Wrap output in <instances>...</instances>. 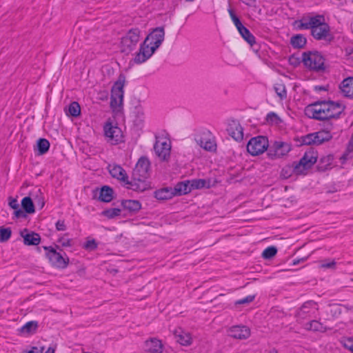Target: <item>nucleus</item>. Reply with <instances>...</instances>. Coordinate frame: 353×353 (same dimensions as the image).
Listing matches in <instances>:
<instances>
[{
    "mask_svg": "<svg viewBox=\"0 0 353 353\" xmlns=\"http://www.w3.org/2000/svg\"><path fill=\"white\" fill-rule=\"evenodd\" d=\"M343 111L342 105L330 101H317L308 105L305 109V113L309 118L317 120L339 118Z\"/></svg>",
    "mask_w": 353,
    "mask_h": 353,
    "instance_id": "obj_1",
    "label": "nucleus"
},
{
    "mask_svg": "<svg viewBox=\"0 0 353 353\" xmlns=\"http://www.w3.org/2000/svg\"><path fill=\"white\" fill-rule=\"evenodd\" d=\"M299 28L310 29L312 35L318 40L330 41L332 38L330 26L321 15L303 18L300 21Z\"/></svg>",
    "mask_w": 353,
    "mask_h": 353,
    "instance_id": "obj_2",
    "label": "nucleus"
},
{
    "mask_svg": "<svg viewBox=\"0 0 353 353\" xmlns=\"http://www.w3.org/2000/svg\"><path fill=\"white\" fill-rule=\"evenodd\" d=\"M150 162L145 157H141L137 161L132 172L128 189L137 192H143L149 188L147 179L149 176Z\"/></svg>",
    "mask_w": 353,
    "mask_h": 353,
    "instance_id": "obj_3",
    "label": "nucleus"
},
{
    "mask_svg": "<svg viewBox=\"0 0 353 353\" xmlns=\"http://www.w3.org/2000/svg\"><path fill=\"white\" fill-rule=\"evenodd\" d=\"M304 65L310 70L322 72L325 70V59L318 51H308L302 54Z\"/></svg>",
    "mask_w": 353,
    "mask_h": 353,
    "instance_id": "obj_4",
    "label": "nucleus"
},
{
    "mask_svg": "<svg viewBox=\"0 0 353 353\" xmlns=\"http://www.w3.org/2000/svg\"><path fill=\"white\" fill-rule=\"evenodd\" d=\"M125 77L121 74L114 83L111 90L110 106L113 111H120L123 102V88Z\"/></svg>",
    "mask_w": 353,
    "mask_h": 353,
    "instance_id": "obj_5",
    "label": "nucleus"
},
{
    "mask_svg": "<svg viewBox=\"0 0 353 353\" xmlns=\"http://www.w3.org/2000/svg\"><path fill=\"white\" fill-rule=\"evenodd\" d=\"M103 134L106 141L111 145H117L123 141V132L113 121L108 120L104 123Z\"/></svg>",
    "mask_w": 353,
    "mask_h": 353,
    "instance_id": "obj_6",
    "label": "nucleus"
},
{
    "mask_svg": "<svg viewBox=\"0 0 353 353\" xmlns=\"http://www.w3.org/2000/svg\"><path fill=\"white\" fill-rule=\"evenodd\" d=\"M317 155L314 150L305 152L298 163L294 164V172L296 174H305L316 162Z\"/></svg>",
    "mask_w": 353,
    "mask_h": 353,
    "instance_id": "obj_7",
    "label": "nucleus"
},
{
    "mask_svg": "<svg viewBox=\"0 0 353 353\" xmlns=\"http://www.w3.org/2000/svg\"><path fill=\"white\" fill-rule=\"evenodd\" d=\"M140 32L138 28H133L122 37L121 41L122 52L128 53L135 48L140 40Z\"/></svg>",
    "mask_w": 353,
    "mask_h": 353,
    "instance_id": "obj_8",
    "label": "nucleus"
},
{
    "mask_svg": "<svg viewBox=\"0 0 353 353\" xmlns=\"http://www.w3.org/2000/svg\"><path fill=\"white\" fill-rule=\"evenodd\" d=\"M269 146L268 139L263 136L252 138L247 144V150L252 156H258L267 150Z\"/></svg>",
    "mask_w": 353,
    "mask_h": 353,
    "instance_id": "obj_9",
    "label": "nucleus"
},
{
    "mask_svg": "<svg viewBox=\"0 0 353 353\" xmlns=\"http://www.w3.org/2000/svg\"><path fill=\"white\" fill-rule=\"evenodd\" d=\"M165 32L163 28L154 29L145 38L143 43L148 46L154 52L158 49L164 40Z\"/></svg>",
    "mask_w": 353,
    "mask_h": 353,
    "instance_id": "obj_10",
    "label": "nucleus"
},
{
    "mask_svg": "<svg viewBox=\"0 0 353 353\" xmlns=\"http://www.w3.org/2000/svg\"><path fill=\"white\" fill-rule=\"evenodd\" d=\"M195 140L201 148L207 151L214 152L216 149L214 137L208 130H204L198 133L196 135Z\"/></svg>",
    "mask_w": 353,
    "mask_h": 353,
    "instance_id": "obj_11",
    "label": "nucleus"
},
{
    "mask_svg": "<svg viewBox=\"0 0 353 353\" xmlns=\"http://www.w3.org/2000/svg\"><path fill=\"white\" fill-rule=\"evenodd\" d=\"M319 313V307L316 302L310 301L304 303L296 312L297 321H301L307 318L316 317Z\"/></svg>",
    "mask_w": 353,
    "mask_h": 353,
    "instance_id": "obj_12",
    "label": "nucleus"
},
{
    "mask_svg": "<svg viewBox=\"0 0 353 353\" xmlns=\"http://www.w3.org/2000/svg\"><path fill=\"white\" fill-rule=\"evenodd\" d=\"M291 149V145L288 142L275 141L268 150V155L271 159H280L286 156Z\"/></svg>",
    "mask_w": 353,
    "mask_h": 353,
    "instance_id": "obj_13",
    "label": "nucleus"
},
{
    "mask_svg": "<svg viewBox=\"0 0 353 353\" xmlns=\"http://www.w3.org/2000/svg\"><path fill=\"white\" fill-rule=\"evenodd\" d=\"M154 149L160 160L168 161L170 157V141L165 138H159L154 144Z\"/></svg>",
    "mask_w": 353,
    "mask_h": 353,
    "instance_id": "obj_14",
    "label": "nucleus"
},
{
    "mask_svg": "<svg viewBox=\"0 0 353 353\" xmlns=\"http://www.w3.org/2000/svg\"><path fill=\"white\" fill-rule=\"evenodd\" d=\"M48 252L47 257L52 265L59 268H65L67 267L69 259L63 257L60 253L57 252L53 248H45Z\"/></svg>",
    "mask_w": 353,
    "mask_h": 353,
    "instance_id": "obj_15",
    "label": "nucleus"
},
{
    "mask_svg": "<svg viewBox=\"0 0 353 353\" xmlns=\"http://www.w3.org/2000/svg\"><path fill=\"white\" fill-rule=\"evenodd\" d=\"M154 52L143 43L141 45L139 52L130 61L131 64H141L150 59Z\"/></svg>",
    "mask_w": 353,
    "mask_h": 353,
    "instance_id": "obj_16",
    "label": "nucleus"
},
{
    "mask_svg": "<svg viewBox=\"0 0 353 353\" xmlns=\"http://www.w3.org/2000/svg\"><path fill=\"white\" fill-rule=\"evenodd\" d=\"M109 172L113 178L121 181L124 185L128 189L130 181L128 180V176L125 170L120 165H112L109 166Z\"/></svg>",
    "mask_w": 353,
    "mask_h": 353,
    "instance_id": "obj_17",
    "label": "nucleus"
},
{
    "mask_svg": "<svg viewBox=\"0 0 353 353\" xmlns=\"http://www.w3.org/2000/svg\"><path fill=\"white\" fill-rule=\"evenodd\" d=\"M228 335L234 339H246L250 336V330L246 326L236 325L230 328Z\"/></svg>",
    "mask_w": 353,
    "mask_h": 353,
    "instance_id": "obj_18",
    "label": "nucleus"
},
{
    "mask_svg": "<svg viewBox=\"0 0 353 353\" xmlns=\"http://www.w3.org/2000/svg\"><path fill=\"white\" fill-rule=\"evenodd\" d=\"M228 134L236 141H240L243 139V129L236 121H231L227 128Z\"/></svg>",
    "mask_w": 353,
    "mask_h": 353,
    "instance_id": "obj_19",
    "label": "nucleus"
},
{
    "mask_svg": "<svg viewBox=\"0 0 353 353\" xmlns=\"http://www.w3.org/2000/svg\"><path fill=\"white\" fill-rule=\"evenodd\" d=\"M144 350L149 353H162L163 345L161 340L157 338H150L145 342Z\"/></svg>",
    "mask_w": 353,
    "mask_h": 353,
    "instance_id": "obj_20",
    "label": "nucleus"
},
{
    "mask_svg": "<svg viewBox=\"0 0 353 353\" xmlns=\"http://www.w3.org/2000/svg\"><path fill=\"white\" fill-rule=\"evenodd\" d=\"M339 88L343 97L353 99V77H347L343 79Z\"/></svg>",
    "mask_w": 353,
    "mask_h": 353,
    "instance_id": "obj_21",
    "label": "nucleus"
},
{
    "mask_svg": "<svg viewBox=\"0 0 353 353\" xmlns=\"http://www.w3.org/2000/svg\"><path fill=\"white\" fill-rule=\"evenodd\" d=\"M174 334L176 341L182 345H190L192 343V338L190 334L184 331L181 327L176 329Z\"/></svg>",
    "mask_w": 353,
    "mask_h": 353,
    "instance_id": "obj_22",
    "label": "nucleus"
},
{
    "mask_svg": "<svg viewBox=\"0 0 353 353\" xmlns=\"http://www.w3.org/2000/svg\"><path fill=\"white\" fill-rule=\"evenodd\" d=\"M174 195L173 190L168 188L158 190L154 192V196L158 200H168L172 199Z\"/></svg>",
    "mask_w": 353,
    "mask_h": 353,
    "instance_id": "obj_23",
    "label": "nucleus"
},
{
    "mask_svg": "<svg viewBox=\"0 0 353 353\" xmlns=\"http://www.w3.org/2000/svg\"><path fill=\"white\" fill-rule=\"evenodd\" d=\"M22 236L24 244L27 245H37L41 241L40 236L34 232L28 233L25 235L22 234Z\"/></svg>",
    "mask_w": 353,
    "mask_h": 353,
    "instance_id": "obj_24",
    "label": "nucleus"
},
{
    "mask_svg": "<svg viewBox=\"0 0 353 353\" xmlns=\"http://www.w3.org/2000/svg\"><path fill=\"white\" fill-rule=\"evenodd\" d=\"M188 183L190 184L192 190L201 189L203 188H209L211 185L210 180L203 179H192L188 181Z\"/></svg>",
    "mask_w": 353,
    "mask_h": 353,
    "instance_id": "obj_25",
    "label": "nucleus"
},
{
    "mask_svg": "<svg viewBox=\"0 0 353 353\" xmlns=\"http://www.w3.org/2000/svg\"><path fill=\"white\" fill-rule=\"evenodd\" d=\"M122 206L125 210H127L131 212H137L141 208V203L137 200L123 201L122 202Z\"/></svg>",
    "mask_w": 353,
    "mask_h": 353,
    "instance_id": "obj_26",
    "label": "nucleus"
},
{
    "mask_svg": "<svg viewBox=\"0 0 353 353\" xmlns=\"http://www.w3.org/2000/svg\"><path fill=\"white\" fill-rule=\"evenodd\" d=\"M304 327L307 330H311L314 332H323L326 331V327L320 321L315 320L307 323L304 325Z\"/></svg>",
    "mask_w": 353,
    "mask_h": 353,
    "instance_id": "obj_27",
    "label": "nucleus"
},
{
    "mask_svg": "<svg viewBox=\"0 0 353 353\" xmlns=\"http://www.w3.org/2000/svg\"><path fill=\"white\" fill-rule=\"evenodd\" d=\"M37 327V321H29L20 328L19 332L22 334H32L36 332Z\"/></svg>",
    "mask_w": 353,
    "mask_h": 353,
    "instance_id": "obj_28",
    "label": "nucleus"
},
{
    "mask_svg": "<svg viewBox=\"0 0 353 353\" xmlns=\"http://www.w3.org/2000/svg\"><path fill=\"white\" fill-rule=\"evenodd\" d=\"M242 36V37L251 46H252L255 43V38L252 34L250 32V30L242 26L241 27L237 29Z\"/></svg>",
    "mask_w": 353,
    "mask_h": 353,
    "instance_id": "obj_29",
    "label": "nucleus"
},
{
    "mask_svg": "<svg viewBox=\"0 0 353 353\" xmlns=\"http://www.w3.org/2000/svg\"><path fill=\"white\" fill-rule=\"evenodd\" d=\"M37 148L38 150V154L43 155L49 150L50 142L46 139H39L37 141Z\"/></svg>",
    "mask_w": 353,
    "mask_h": 353,
    "instance_id": "obj_30",
    "label": "nucleus"
},
{
    "mask_svg": "<svg viewBox=\"0 0 353 353\" xmlns=\"http://www.w3.org/2000/svg\"><path fill=\"white\" fill-rule=\"evenodd\" d=\"M112 190L104 186L101 188L99 194V199L103 202H110L112 199Z\"/></svg>",
    "mask_w": 353,
    "mask_h": 353,
    "instance_id": "obj_31",
    "label": "nucleus"
},
{
    "mask_svg": "<svg viewBox=\"0 0 353 353\" xmlns=\"http://www.w3.org/2000/svg\"><path fill=\"white\" fill-rule=\"evenodd\" d=\"M316 145H320L324 141H329L332 138L330 132L322 130L315 132Z\"/></svg>",
    "mask_w": 353,
    "mask_h": 353,
    "instance_id": "obj_32",
    "label": "nucleus"
},
{
    "mask_svg": "<svg viewBox=\"0 0 353 353\" xmlns=\"http://www.w3.org/2000/svg\"><path fill=\"white\" fill-rule=\"evenodd\" d=\"M21 205L23 210L28 214L34 212V207L30 197L26 196L21 201Z\"/></svg>",
    "mask_w": 353,
    "mask_h": 353,
    "instance_id": "obj_33",
    "label": "nucleus"
},
{
    "mask_svg": "<svg viewBox=\"0 0 353 353\" xmlns=\"http://www.w3.org/2000/svg\"><path fill=\"white\" fill-rule=\"evenodd\" d=\"M274 89L281 101L287 98V90L284 84L276 83L274 85Z\"/></svg>",
    "mask_w": 353,
    "mask_h": 353,
    "instance_id": "obj_34",
    "label": "nucleus"
},
{
    "mask_svg": "<svg viewBox=\"0 0 353 353\" xmlns=\"http://www.w3.org/2000/svg\"><path fill=\"white\" fill-rule=\"evenodd\" d=\"M192 190V187L188 181L179 183L175 188V191L178 192L179 194H185Z\"/></svg>",
    "mask_w": 353,
    "mask_h": 353,
    "instance_id": "obj_35",
    "label": "nucleus"
},
{
    "mask_svg": "<svg viewBox=\"0 0 353 353\" xmlns=\"http://www.w3.org/2000/svg\"><path fill=\"white\" fill-rule=\"evenodd\" d=\"M306 43V39L302 35H296L291 38V44L294 48H302Z\"/></svg>",
    "mask_w": 353,
    "mask_h": 353,
    "instance_id": "obj_36",
    "label": "nucleus"
},
{
    "mask_svg": "<svg viewBox=\"0 0 353 353\" xmlns=\"http://www.w3.org/2000/svg\"><path fill=\"white\" fill-rule=\"evenodd\" d=\"M68 112L72 117H78L81 113V108L79 104L76 101L72 102L68 106Z\"/></svg>",
    "mask_w": 353,
    "mask_h": 353,
    "instance_id": "obj_37",
    "label": "nucleus"
},
{
    "mask_svg": "<svg viewBox=\"0 0 353 353\" xmlns=\"http://www.w3.org/2000/svg\"><path fill=\"white\" fill-rule=\"evenodd\" d=\"M121 210L119 208H110L103 212V215L108 219H114L121 215Z\"/></svg>",
    "mask_w": 353,
    "mask_h": 353,
    "instance_id": "obj_38",
    "label": "nucleus"
},
{
    "mask_svg": "<svg viewBox=\"0 0 353 353\" xmlns=\"http://www.w3.org/2000/svg\"><path fill=\"white\" fill-rule=\"evenodd\" d=\"M12 234L10 228L0 227V242H6L9 240Z\"/></svg>",
    "mask_w": 353,
    "mask_h": 353,
    "instance_id": "obj_39",
    "label": "nucleus"
},
{
    "mask_svg": "<svg viewBox=\"0 0 353 353\" xmlns=\"http://www.w3.org/2000/svg\"><path fill=\"white\" fill-rule=\"evenodd\" d=\"M277 252V250L275 247L274 246H270V247H268L267 248H265L263 253H262V256L264 259H271L274 256L276 255Z\"/></svg>",
    "mask_w": 353,
    "mask_h": 353,
    "instance_id": "obj_40",
    "label": "nucleus"
},
{
    "mask_svg": "<svg viewBox=\"0 0 353 353\" xmlns=\"http://www.w3.org/2000/svg\"><path fill=\"white\" fill-rule=\"evenodd\" d=\"M266 121L270 124H279L281 121L279 117L274 112L268 114L266 117Z\"/></svg>",
    "mask_w": 353,
    "mask_h": 353,
    "instance_id": "obj_41",
    "label": "nucleus"
},
{
    "mask_svg": "<svg viewBox=\"0 0 353 353\" xmlns=\"http://www.w3.org/2000/svg\"><path fill=\"white\" fill-rule=\"evenodd\" d=\"M98 243L94 239H88L83 245V248L88 251H93L97 248Z\"/></svg>",
    "mask_w": 353,
    "mask_h": 353,
    "instance_id": "obj_42",
    "label": "nucleus"
},
{
    "mask_svg": "<svg viewBox=\"0 0 353 353\" xmlns=\"http://www.w3.org/2000/svg\"><path fill=\"white\" fill-rule=\"evenodd\" d=\"M303 143L305 145H316L315 133L307 134L303 139Z\"/></svg>",
    "mask_w": 353,
    "mask_h": 353,
    "instance_id": "obj_43",
    "label": "nucleus"
},
{
    "mask_svg": "<svg viewBox=\"0 0 353 353\" xmlns=\"http://www.w3.org/2000/svg\"><path fill=\"white\" fill-rule=\"evenodd\" d=\"M228 11L233 23H234L236 28L239 29V28L241 27L243 24L240 21L239 19L236 16L232 10L230 9Z\"/></svg>",
    "mask_w": 353,
    "mask_h": 353,
    "instance_id": "obj_44",
    "label": "nucleus"
},
{
    "mask_svg": "<svg viewBox=\"0 0 353 353\" xmlns=\"http://www.w3.org/2000/svg\"><path fill=\"white\" fill-rule=\"evenodd\" d=\"M58 242L63 247H70L72 245L71 239L67 235L60 237Z\"/></svg>",
    "mask_w": 353,
    "mask_h": 353,
    "instance_id": "obj_45",
    "label": "nucleus"
},
{
    "mask_svg": "<svg viewBox=\"0 0 353 353\" xmlns=\"http://www.w3.org/2000/svg\"><path fill=\"white\" fill-rule=\"evenodd\" d=\"M344 347L353 353V338L345 339L342 341Z\"/></svg>",
    "mask_w": 353,
    "mask_h": 353,
    "instance_id": "obj_46",
    "label": "nucleus"
},
{
    "mask_svg": "<svg viewBox=\"0 0 353 353\" xmlns=\"http://www.w3.org/2000/svg\"><path fill=\"white\" fill-rule=\"evenodd\" d=\"M254 299V296L249 295L243 299L238 300L235 302V305H242L251 303Z\"/></svg>",
    "mask_w": 353,
    "mask_h": 353,
    "instance_id": "obj_47",
    "label": "nucleus"
},
{
    "mask_svg": "<svg viewBox=\"0 0 353 353\" xmlns=\"http://www.w3.org/2000/svg\"><path fill=\"white\" fill-rule=\"evenodd\" d=\"M336 266V262L335 261L332 260L330 261H323L321 264V268H330V269H334Z\"/></svg>",
    "mask_w": 353,
    "mask_h": 353,
    "instance_id": "obj_48",
    "label": "nucleus"
},
{
    "mask_svg": "<svg viewBox=\"0 0 353 353\" xmlns=\"http://www.w3.org/2000/svg\"><path fill=\"white\" fill-rule=\"evenodd\" d=\"M56 229L59 231H64L66 229L65 221L63 220H59L56 223Z\"/></svg>",
    "mask_w": 353,
    "mask_h": 353,
    "instance_id": "obj_49",
    "label": "nucleus"
},
{
    "mask_svg": "<svg viewBox=\"0 0 353 353\" xmlns=\"http://www.w3.org/2000/svg\"><path fill=\"white\" fill-rule=\"evenodd\" d=\"M9 205L11 208L14 210H17L19 208L18 204V201L16 199H10Z\"/></svg>",
    "mask_w": 353,
    "mask_h": 353,
    "instance_id": "obj_50",
    "label": "nucleus"
},
{
    "mask_svg": "<svg viewBox=\"0 0 353 353\" xmlns=\"http://www.w3.org/2000/svg\"><path fill=\"white\" fill-rule=\"evenodd\" d=\"M43 348L39 349L37 347H32L30 350H24L22 353H42Z\"/></svg>",
    "mask_w": 353,
    "mask_h": 353,
    "instance_id": "obj_51",
    "label": "nucleus"
},
{
    "mask_svg": "<svg viewBox=\"0 0 353 353\" xmlns=\"http://www.w3.org/2000/svg\"><path fill=\"white\" fill-rule=\"evenodd\" d=\"M14 214L17 217H21L23 215V212L19 208L17 210H14Z\"/></svg>",
    "mask_w": 353,
    "mask_h": 353,
    "instance_id": "obj_52",
    "label": "nucleus"
},
{
    "mask_svg": "<svg viewBox=\"0 0 353 353\" xmlns=\"http://www.w3.org/2000/svg\"><path fill=\"white\" fill-rule=\"evenodd\" d=\"M314 90L316 91L326 90L327 89L323 86H315Z\"/></svg>",
    "mask_w": 353,
    "mask_h": 353,
    "instance_id": "obj_53",
    "label": "nucleus"
},
{
    "mask_svg": "<svg viewBox=\"0 0 353 353\" xmlns=\"http://www.w3.org/2000/svg\"><path fill=\"white\" fill-rule=\"evenodd\" d=\"M55 349L52 347H49L45 353H54Z\"/></svg>",
    "mask_w": 353,
    "mask_h": 353,
    "instance_id": "obj_54",
    "label": "nucleus"
},
{
    "mask_svg": "<svg viewBox=\"0 0 353 353\" xmlns=\"http://www.w3.org/2000/svg\"><path fill=\"white\" fill-rule=\"evenodd\" d=\"M137 112L139 114H140L141 115H143L144 112H143V110L141 107L137 108Z\"/></svg>",
    "mask_w": 353,
    "mask_h": 353,
    "instance_id": "obj_55",
    "label": "nucleus"
},
{
    "mask_svg": "<svg viewBox=\"0 0 353 353\" xmlns=\"http://www.w3.org/2000/svg\"><path fill=\"white\" fill-rule=\"evenodd\" d=\"M40 205H41V208H43V205H44V201H43V199H42V200L41 201V202H40Z\"/></svg>",
    "mask_w": 353,
    "mask_h": 353,
    "instance_id": "obj_56",
    "label": "nucleus"
},
{
    "mask_svg": "<svg viewBox=\"0 0 353 353\" xmlns=\"http://www.w3.org/2000/svg\"><path fill=\"white\" fill-rule=\"evenodd\" d=\"M332 159H333V158H332V156H328V157H327V159H328V160H332Z\"/></svg>",
    "mask_w": 353,
    "mask_h": 353,
    "instance_id": "obj_57",
    "label": "nucleus"
},
{
    "mask_svg": "<svg viewBox=\"0 0 353 353\" xmlns=\"http://www.w3.org/2000/svg\"><path fill=\"white\" fill-rule=\"evenodd\" d=\"M333 308L336 311L339 310V307L338 306H334Z\"/></svg>",
    "mask_w": 353,
    "mask_h": 353,
    "instance_id": "obj_58",
    "label": "nucleus"
},
{
    "mask_svg": "<svg viewBox=\"0 0 353 353\" xmlns=\"http://www.w3.org/2000/svg\"><path fill=\"white\" fill-rule=\"evenodd\" d=\"M270 353H277L276 351H272Z\"/></svg>",
    "mask_w": 353,
    "mask_h": 353,
    "instance_id": "obj_59",
    "label": "nucleus"
}]
</instances>
